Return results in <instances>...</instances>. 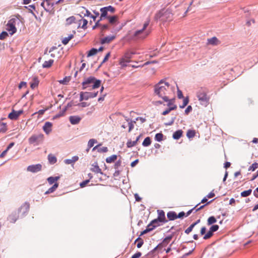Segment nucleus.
<instances>
[{"label": "nucleus", "mask_w": 258, "mask_h": 258, "mask_svg": "<svg viewBox=\"0 0 258 258\" xmlns=\"http://www.w3.org/2000/svg\"><path fill=\"white\" fill-rule=\"evenodd\" d=\"M154 94L158 97L166 101L168 98L173 96L175 93V86L170 84L165 80H160L154 87Z\"/></svg>", "instance_id": "f257e3e1"}, {"label": "nucleus", "mask_w": 258, "mask_h": 258, "mask_svg": "<svg viewBox=\"0 0 258 258\" xmlns=\"http://www.w3.org/2000/svg\"><path fill=\"white\" fill-rule=\"evenodd\" d=\"M173 14L170 9H163L157 12L154 17L156 20H160L162 22H170L173 20Z\"/></svg>", "instance_id": "f03ea898"}, {"label": "nucleus", "mask_w": 258, "mask_h": 258, "mask_svg": "<svg viewBox=\"0 0 258 258\" xmlns=\"http://www.w3.org/2000/svg\"><path fill=\"white\" fill-rule=\"evenodd\" d=\"M82 89H86L88 87L90 88V90L98 88L101 84V81L97 80L95 77H90L82 82Z\"/></svg>", "instance_id": "7ed1b4c3"}, {"label": "nucleus", "mask_w": 258, "mask_h": 258, "mask_svg": "<svg viewBox=\"0 0 258 258\" xmlns=\"http://www.w3.org/2000/svg\"><path fill=\"white\" fill-rule=\"evenodd\" d=\"M208 93V90L204 88H200L197 92V96L200 104L204 106H207L209 103L210 97Z\"/></svg>", "instance_id": "20e7f679"}, {"label": "nucleus", "mask_w": 258, "mask_h": 258, "mask_svg": "<svg viewBox=\"0 0 258 258\" xmlns=\"http://www.w3.org/2000/svg\"><path fill=\"white\" fill-rule=\"evenodd\" d=\"M20 20L18 18L11 19L6 25V29L11 35H13L17 31L16 25L19 24Z\"/></svg>", "instance_id": "39448f33"}, {"label": "nucleus", "mask_w": 258, "mask_h": 258, "mask_svg": "<svg viewBox=\"0 0 258 258\" xmlns=\"http://www.w3.org/2000/svg\"><path fill=\"white\" fill-rule=\"evenodd\" d=\"M149 20H147L146 22H145L143 28L136 31L134 36L140 38H145L146 37H147L150 33V31L149 30H146L147 27L149 25Z\"/></svg>", "instance_id": "423d86ee"}, {"label": "nucleus", "mask_w": 258, "mask_h": 258, "mask_svg": "<svg viewBox=\"0 0 258 258\" xmlns=\"http://www.w3.org/2000/svg\"><path fill=\"white\" fill-rule=\"evenodd\" d=\"M44 139V136L43 134H40L38 135H34L31 136L28 141L30 144L34 145H38L42 143Z\"/></svg>", "instance_id": "0eeeda50"}, {"label": "nucleus", "mask_w": 258, "mask_h": 258, "mask_svg": "<svg viewBox=\"0 0 258 258\" xmlns=\"http://www.w3.org/2000/svg\"><path fill=\"white\" fill-rule=\"evenodd\" d=\"M133 53L127 52L124 53L123 56L119 59V63L122 68L127 66V63L131 61Z\"/></svg>", "instance_id": "6e6552de"}, {"label": "nucleus", "mask_w": 258, "mask_h": 258, "mask_svg": "<svg viewBox=\"0 0 258 258\" xmlns=\"http://www.w3.org/2000/svg\"><path fill=\"white\" fill-rule=\"evenodd\" d=\"M30 205L28 203H24L18 210V214L21 216H24L29 210Z\"/></svg>", "instance_id": "1a4fd4ad"}, {"label": "nucleus", "mask_w": 258, "mask_h": 258, "mask_svg": "<svg viewBox=\"0 0 258 258\" xmlns=\"http://www.w3.org/2000/svg\"><path fill=\"white\" fill-rule=\"evenodd\" d=\"M97 94H98V92H95V93H92V92H90V93L85 92V93H84V92H82L80 93V101H82L84 99L87 100L89 98L95 97L97 95Z\"/></svg>", "instance_id": "9d476101"}, {"label": "nucleus", "mask_w": 258, "mask_h": 258, "mask_svg": "<svg viewBox=\"0 0 258 258\" xmlns=\"http://www.w3.org/2000/svg\"><path fill=\"white\" fill-rule=\"evenodd\" d=\"M219 229V226L218 225H212L209 231L204 236L203 239H208L210 238L213 235V232L217 231Z\"/></svg>", "instance_id": "9b49d317"}, {"label": "nucleus", "mask_w": 258, "mask_h": 258, "mask_svg": "<svg viewBox=\"0 0 258 258\" xmlns=\"http://www.w3.org/2000/svg\"><path fill=\"white\" fill-rule=\"evenodd\" d=\"M23 110H20L18 111L13 110V111L9 113L8 117L12 120H16L23 113Z\"/></svg>", "instance_id": "f8f14e48"}, {"label": "nucleus", "mask_w": 258, "mask_h": 258, "mask_svg": "<svg viewBox=\"0 0 258 258\" xmlns=\"http://www.w3.org/2000/svg\"><path fill=\"white\" fill-rule=\"evenodd\" d=\"M42 169V165L40 164L29 165L27 167L28 171L35 173L40 171Z\"/></svg>", "instance_id": "ddd939ff"}, {"label": "nucleus", "mask_w": 258, "mask_h": 258, "mask_svg": "<svg viewBox=\"0 0 258 258\" xmlns=\"http://www.w3.org/2000/svg\"><path fill=\"white\" fill-rule=\"evenodd\" d=\"M41 6L46 11H49L53 6V2L42 1Z\"/></svg>", "instance_id": "4468645a"}, {"label": "nucleus", "mask_w": 258, "mask_h": 258, "mask_svg": "<svg viewBox=\"0 0 258 258\" xmlns=\"http://www.w3.org/2000/svg\"><path fill=\"white\" fill-rule=\"evenodd\" d=\"M100 21L98 20L95 24V25L93 27V29H94L96 27H99L101 31L103 32L105 30L108 29L109 27V24H103L102 25L100 23Z\"/></svg>", "instance_id": "2eb2a0df"}, {"label": "nucleus", "mask_w": 258, "mask_h": 258, "mask_svg": "<svg viewBox=\"0 0 258 258\" xmlns=\"http://www.w3.org/2000/svg\"><path fill=\"white\" fill-rule=\"evenodd\" d=\"M157 213H158V217L157 219H158V220H159L160 222H163L165 223L167 222V221L166 219L165 213L162 210H157Z\"/></svg>", "instance_id": "dca6fc26"}, {"label": "nucleus", "mask_w": 258, "mask_h": 258, "mask_svg": "<svg viewBox=\"0 0 258 258\" xmlns=\"http://www.w3.org/2000/svg\"><path fill=\"white\" fill-rule=\"evenodd\" d=\"M172 237H173V235H169V236L165 237L163 240L162 242L158 244V247H165V246H166L169 244V243L170 242V241L172 239Z\"/></svg>", "instance_id": "f3484780"}, {"label": "nucleus", "mask_w": 258, "mask_h": 258, "mask_svg": "<svg viewBox=\"0 0 258 258\" xmlns=\"http://www.w3.org/2000/svg\"><path fill=\"white\" fill-rule=\"evenodd\" d=\"M107 19L110 25H116L119 24L118 17L117 16L107 17Z\"/></svg>", "instance_id": "a211bd4d"}, {"label": "nucleus", "mask_w": 258, "mask_h": 258, "mask_svg": "<svg viewBox=\"0 0 258 258\" xmlns=\"http://www.w3.org/2000/svg\"><path fill=\"white\" fill-rule=\"evenodd\" d=\"M115 38V36H107L105 37L102 38L100 40L101 44L109 43Z\"/></svg>", "instance_id": "6ab92c4d"}, {"label": "nucleus", "mask_w": 258, "mask_h": 258, "mask_svg": "<svg viewBox=\"0 0 258 258\" xmlns=\"http://www.w3.org/2000/svg\"><path fill=\"white\" fill-rule=\"evenodd\" d=\"M213 200H211L210 201V202H208L206 205H202L201 206H200V207H199L198 208L196 209V208L200 204H198V205H197L194 208H193L192 209L189 210L187 213H186V216H188V215H189L191 213L195 210V212H197V211H199L200 210H201L202 209H203L205 206L206 205H208L210 203H211L213 201Z\"/></svg>", "instance_id": "aec40b11"}, {"label": "nucleus", "mask_w": 258, "mask_h": 258, "mask_svg": "<svg viewBox=\"0 0 258 258\" xmlns=\"http://www.w3.org/2000/svg\"><path fill=\"white\" fill-rule=\"evenodd\" d=\"M52 124L50 122H46L43 126V130L46 134H49L52 131Z\"/></svg>", "instance_id": "412c9836"}, {"label": "nucleus", "mask_w": 258, "mask_h": 258, "mask_svg": "<svg viewBox=\"0 0 258 258\" xmlns=\"http://www.w3.org/2000/svg\"><path fill=\"white\" fill-rule=\"evenodd\" d=\"M208 44L212 45H218L221 43L220 41L216 37H213L208 39Z\"/></svg>", "instance_id": "4be33fe9"}, {"label": "nucleus", "mask_w": 258, "mask_h": 258, "mask_svg": "<svg viewBox=\"0 0 258 258\" xmlns=\"http://www.w3.org/2000/svg\"><path fill=\"white\" fill-rule=\"evenodd\" d=\"M81 120V118L79 116H71L69 117V120L72 124H78Z\"/></svg>", "instance_id": "5701e85b"}, {"label": "nucleus", "mask_w": 258, "mask_h": 258, "mask_svg": "<svg viewBox=\"0 0 258 258\" xmlns=\"http://www.w3.org/2000/svg\"><path fill=\"white\" fill-rule=\"evenodd\" d=\"M78 24V27H80L84 29H86L87 28V25L88 24V21L86 19L81 18L80 20H79Z\"/></svg>", "instance_id": "b1692460"}, {"label": "nucleus", "mask_w": 258, "mask_h": 258, "mask_svg": "<svg viewBox=\"0 0 258 258\" xmlns=\"http://www.w3.org/2000/svg\"><path fill=\"white\" fill-rule=\"evenodd\" d=\"M91 170L96 173H102L101 169L99 168L97 163H94L92 165Z\"/></svg>", "instance_id": "393cba45"}, {"label": "nucleus", "mask_w": 258, "mask_h": 258, "mask_svg": "<svg viewBox=\"0 0 258 258\" xmlns=\"http://www.w3.org/2000/svg\"><path fill=\"white\" fill-rule=\"evenodd\" d=\"M19 215L16 213H12L9 217V220L11 223H15L18 219Z\"/></svg>", "instance_id": "a878e982"}, {"label": "nucleus", "mask_w": 258, "mask_h": 258, "mask_svg": "<svg viewBox=\"0 0 258 258\" xmlns=\"http://www.w3.org/2000/svg\"><path fill=\"white\" fill-rule=\"evenodd\" d=\"M174 98L170 99V98H168L167 100L164 101L167 102V106L169 107H174L175 110L177 108V106L174 104Z\"/></svg>", "instance_id": "bb28decb"}, {"label": "nucleus", "mask_w": 258, "mask_h": 258, "mask_svg": "<svg viewBox=\"0 0 258 258\" xmlns=\"http://www.w3.org/2000/svg\"><path fill=\"white\" fill-rule=\"evenodd\" d=\"M167 216L169 220H174L177 218L176 213L173 211L169 212L167 214Z\"/></svg>", "instance_id": "cd10ccee"}, {"label": "nucleus", "mask_w": 258, "mask_h": 258, "mask_svg": "<svg viewBox=\"0 0 258 258\" xmlns=\"http://www.w3.org/2000/svg\"><path fill=\"white\" fill-rule=\"evenodd\" d=\"M39 80L37 78H34L33 79L32 81L30 82V87L32 89H34L35 88L37 87L39 84Z\"/></svg>", "instance_id": "c85d7f7f"}, {"label": "nucleus", "mask_w": 258, "mask_h": 258, "mask_svg": "<svg viewBox=\"0 0 258 258\" xmlns=\"http://www.w3.org/2000/svg\"><path fill=\"white\" fill-rule=\"evenodd\" d=\"M48 160L49 163L51 164H53L57 161L56 157L51 154H50L48 155Z\"/></svg>", "instance_id": "c756f323"}, {"label": "nucleus", "mask_w": 258, "mask_h": 258, "mask_svg": "<svg viewBox=\"0 0 258 258\" xmlns=\"http://www.w3.org/2000/svg\"><path fill=\"white\" fill-rule=\"evenodd\" d=\"M117 155H112L111 156L106 158L105 161L107 163H111L114 162L117 159Z\"/></svg>", "instance_id": "7c9ffc66"}, {"label": "nucleus", "mask_w": 258, "mask_h": 258, "mask_svg": "<svg viewBox=\"0 0 258 258\" xmlns=\"http://www.w3.org/2000/svg\"><path fill=\"white\" fill-rule=\"evenodd\" d=\"M76 18L74 16H71L66 20V25H70L73 23H76Z\"/></svg>", "instance_id": "2f4dec72"}, {"label": "nucleus", "mask_w": 258, "mask_h": 258, "mask_svg": "<svg viewBox=\"0 0 258 258\" xmlns=\"http://www.w3.org/2000/svg\"><path fill=\"white\" fill-rule=\"evenodd\" d=\"M100 11L101 14L99 20H102L104 18L107 17L108 11H107L105 7L101 8L100 9Z\"/></svg>", "instance_id": "473e14b6"}, {"label": "nucleus", "mask_w": 258, "mask_h": 258, "mask_svg": "<svg viewBox=\"0 0 258 258\" xmlns=\"http://www.w3.org/2000/svg\"><path fill=\"white\" fill-rule=\"evenodd\" d=\"M7 131V125L6 123L0 121V133H5Z\"/></svg>", "instance_id": "72a5a7b5"}, {"label": "nucleus", "mask_w": 258, "mask_h": 258, "mask_svg": "<svg viewBox=\"0 0 258 258\" xmlns=\"http://www.w3.org/2000/svg\"><path fill=\"white\" fill-rule=\"evenodd\" d=\"M54 60L53 59H49L47 61H45L42 64L43 68H50L53 63Z\"/></svg>", "instance_id": "f704fd0d"}, {"label": "nucleus", "mask_w": 258, "mask_h": 258, "mask_svg": "<svg viewBox=\"0 0 258 258\" xmlns=\"http://www.w3.org/2000/svg\"><path fill=\"white\" fill-rule=\"evenodd\" d=\"M74 37V35L73 34H71L69 35V36L67 37H64L62 40V43L64 45H66L68 43L69 41L72 39Z\"/></svg>", "instance_id": "c9c22d12"}, {"label": "nucleus", "mask_w": 258, "mask_h": 258, "mask_svg": "<svg viewBox=\"0 0 258 258\" xmlns=\"http://www.w3.org/2000/svg\"><path fill=\"white\" fill-rule=\"evenodd\" d=\"M182 135V131L181 130H178L174 132L173 134V138L174 139L177 140L179 139Z\"/></svg>", "instance_id": "e433bc0d"}, {"label": "nucleus", "mask_w": 258, "mask_h": 258, "mask_svg": "<svg viewBox=\"0 0 258 258\" xmlns=\"http://www.w3.org/2000/svg\"><path fill=\"white\" fill-rule=\"evenodd\" d=\"M97 142V140L94 139H90L88 143V149H87V152H88L89 149L92 148L95 143Z\"/></svg>", "instance_id": "4c0bfd02"}, {"label": "nucleus", "mask_w": 258, "mask_h": 258, "mask_svg": "<svg viewBox=\"0 0 258 258\" xmlns=\"http://www.w3.org/2000/svg\"><path fill=\"white\" fill-rule=\"evenodd\" d=\"M58 183H55L54 185L50 188H49L46 192L45 194H48L53 192L58 187Z\"/></svg>", "instance_id": "58836bf2"}, {"label": "nucleus", "mask_w": 258, "mask_h": 258, "mask_svg": "<svg viewBox=\"0 0 258 258\" xmlns=\"http://www.w3.org/2000/svg\"><path fill=\"white\" fill-rule=\"evenodd\" d=\"M59 178L60 177L59 176H55V177L51 176L47 178V181L50 184H52L53 183H54L55 181H57L59 179Z\"/></svg>", "instance_id": "ea45409f"}, {"label": "nucleus", "mask_w": 258, "mask_h": 258, "mask_svg": "<svg viewBox=\"0 0 258 258\" xmlns=\"http://www.w3.org/2000/svg\"><path fill=\"white\" fill-rule=\"evenodd\" d=\"M151 144V140L150 137H146L142 143V145L144 147H148Z\"/></svg>", "instance_id": "a19ab883"}, {"label": "nucleus", "mask_w": 258, "mask_h": 258, "mask_svg": "<svg viewBox=\"0 0 258 258\" xmlns=\"http://www.w3.org/2000/svg\"><path fill=\"white\" fill-rule=\"evenodd\" d=\"M71 80L70 77H66L62 80H60L58 82L63 85H67L70 82Z\"/></svg>", "instance_id": "79ce46f5"}, {"label": "nucleus", "mask_w": 258, "mask_h": 258, "mask_svg": "<svg viewBox=\"0 0 258 258\" xmlns=\"http://www.w3.org/2000/svg\"><path fill=\"white\" fill-rule=\"evenodd\" d=\"M98 52V50L96 48H93L87 53V57L95 55Z\"/></svg>", "instance_id": "37998d69"}, {"label": "nucleus", "mask_w": 258, "mask_h": 258, "mask_svg": "<svg viewBox=\"0 0 258 258\" xmlns=\"http://www.w3.org/2000/svg\"><path fill=\"white\" fill-rule=\"evenodd\" d=\"M216 221H217V220L214 216H211L208 219L207 224L208 225H211L216 223Z\"/></svg>", "instance_id": "c03bdc74"}, {"label": "nucleus", "mask_w": 258, "mask_h": 258, "mask_svg": "<svg viewBox=\"0 0 258 258\" xmlns=\"http://www.w3.org/2000/svg\"><path fill=\"white\" fill-rule=\"evenodd\" d=\"M137 242H138L137 246L139 248H141L143 244H144L143 240L140 237H138L137 239H136V240L135 241V243Z\"/></svg>", "instance_id": "a18cd8bd"}, {"label": "nucleus", "mask_w": 258, "mask_h": 258, "mask_svg": "<svg viewBox=\"0 0 258 258\" xmlns=\"http://www.w3.org/2000/svg\"><path fill=\"white\" fill-rule=\"evenodd\" d=\"M252 192V190L251 189H249L247 190L243 191L241 192V196L242 197H246L248 196H249Z\"/></svg>", "instance_id": "49530a36"}, {"label": "nucleus", "mask_w": 258, "mask_h": 258, "mask_svg": "<svg viewBox=\"0 0 258 258\" xmlns=\"http://www.w3.org/2000/svg\"><path fill=\"white\" fill-rule=\"evenodd\" d=\"M196 133L194 130H188L187 132L186 136L189 138H193L195 136Z\"/></svg>", "instance_id": "de8ad7c7"}, {"label": "nucleus", "mask_w": 258, "mask_h": 258, "mask_svg": "<svg viewBox=\"0 0 258 258\" xmlns=\"http://www.w3.org/2000/svg\"><path fill=\"white\" fill-rule=\"evenodd\" d=\"M163 135L162 133H158L155 135V139L158 142L163 140Z\"/></svg>", "instance_id": "09e8293b"}, {"label": "nucleus", "mask_w": 258, "mask_h": 258, "mask_svg": "<svg viewBox=\"0 0 258 258\" xmlns=\"http://www.w3.org/2000/svg\"><path fill=\"white\" fill-rule=\"evenodd\" d=\"M258 168V163H253L248 168V170L254 171L256 169Z\"/></svg>", "instance_id": "8fccbe9b"}, {"label": "nucleus", "mask_w": 258, "mask_h": 258, "mask_svg": "<svg viewBox=\"0 0 258 258\" xmlns=\"http://www.w3.org/2000/svg\"><path fill=\"white\" fill-rule=\"evenodd\" d=\"M136 142L132 141L131 140H129L126 143V146L128 148H131L136 145Z\"/></svg>", "instance_id": "3c124183"}, {"label": "nucleus", "mask_w": 258, "mask_h": 258, "mask_svg": "<svg viewBox=\"0 0 258 258\" xmlns=\"http://www.w3.org/2000/svg\"><path fill=\"white\" fill-rule=\"evenodd\" d=\"M175 110L174 107H169L162 112V115H165L168 114L171 111Z\"/></svg>", "instance_id": "603ef678"}, {"label": "nucleus", "mask_w": 258, "mask_h": 258, "mask_svg": "<svg viewBox=\"0 0 258 258\" xmlns=\"http://www.w3.org/2000/svg\"><path fill=\"white\" fill-rule=\"evenodd\" d=\"M8 36V33L6 31H3L0 34V39L4 40Z\"/></svg>", "instance_id": "864d4df0"}, {"label": "nucleus", "mask_w": 258, "mask_h": 258, "mask_svg": "<svg viewBox=\"0 0 258 258\" xmlns=\"http://www.w3.org/2000/svg\"><path fill=\"white\" fill-rule=\"evenodd\" d=\"M67 110L66 107H65L63 109L62 112L59 113L55 115V116L54 117V118H57L58 117H60L62 116H63L64 114V113Z\"/></svg>", "instance_id": "5fc2aeb1"}, {"label": "nucleus", "mask_w": 258, "mask_h": 258, "mask_svg": "<svg viewBox=\"0 0 258 258\" xmlns=\"http://www.w3.org/2000/svg\"><path fill=\"white\" fill-rule=\"evenodd\" d=\"M188 103V99L187 98H185L183 99V103L182 105L180 106V107L182 108L187 105Z\"/></svg>", "instance_id": "6e6d98bb"}, {"label": "nucleus", "mask_w": 258, "mask_h": 258, "mask_svg": "<svg viewBox=\"0 0 258 258\" xmlns=\"http://www.w3.org/2000/svg\"><path fill=\"white\" fill-rule=\"evenodd\" d=\"M159 222H160V221L159 220H158V219H155L152 220L150 223H151L153 225V226L157 225V227H158L160 226Z\"/></svg>", "instance_id": "4d7b16f0"}, {"label": "nucleus", "mask_w": 258, "mask_h": 258, "mask_svg": "<svg viewBox=\"0 0 258 258\" xmlns=\"http://www.w3.org/2000/svg\"><path fill=\"white\" fill-rule=\"evenodd\" d=\"M194 227V224H191L189 227H188L185 230V233L186 234H189L192 231Z\"/></svg>", "instance_id": "13d9d810"}, {"label": "nucleus", "mask_w": 258, "mask_h": 258, "mask_svg": "<svg viewBox=\"0 0 258 258\" xmlns=\"http://www.w3.org/2000/svg\"><path fill=\"white\" fill-rule=\"evenodd\" d=\"M127 125L128 126V132H130L134 127V124L132 121H130Z\"/></svg>", "instance_id": "bf43d9fd"}, {"label": "nucleus", "mask_w": 258, "mask_h": 258, "mask_svg": "<svg viewBox=\"0 0 258 258\" xmlns=\"http://www.w3.org/2000/svg\"><path fill=\"white\" fill-rule=\"evenodd\" d=\"M156 227H157V225L153 226V225L150 223L148 225L147 228V229H150V231L153 230L154 229H155Z\"/></svg>", "instance_id": "052dcab7"}, {"label": "nucleus", "mask_w": 258, "mask_h": 258, "mask_svg": "<svg viewBox=\"0 0 258 258\" xmlns=\"http://www.w3.org/2000/svg\"><path fill=\"white\" fill-rule=\"evenodd\" d=\"M107 11L108 12H110L111 13H114V11H115V9L112 7V6H108V7H105Z\"/></svg>", "instance_id": "680f3d73"}, {"label": "nucleus", "mask_w": 258, "mask_h": 258, "mask_svg": "<svg viewBox=\"0 0 258 258\" xmlns=\"http://www.w3.org/2000/svg\"><path fill=\"white\" fill-rule=\"evenodd\" d=\"M142 255L141 252H137L132 256L131 258H139Z\"/></svg>", "instance_id": "e2e57ef3"}, {"label": "nucleus", "mask_w": 258, "mask_h": 258, "mask_svg": "<svg viewBox=\"0 0 258 258\" xmlns=\"http://www.w3.org/2000/svg\"><path fill=\"white\" fill-rule=\"evenodd\" d=\"M110 52L107 53L106 54L105 56L104 57V59H103V61L102 62V63L106 62L108 59V58L110 57Z\"/></svg>", "instance_id": "0e129e2a"}, {"label": "nucleus", "mask_w": 258, "mask_h": 258, "mask_svg": "<svg viewBox=\"0 0 258 258\" xmlns=\"http://www.w3.org/2000/svg\"><path fill=\"white\" fill-rule=\"evenodd\" d=\"M89 182V180H86L81 183H80V185L81 187H84L86 186V185Z\"/></svg>", "instance_id": "69168bd1"}, {"label": "nucleus", "mask_w": 258, "mask_h": 258, "mask_svg": "<svg viewBox=\"0 0 258 258\" xmlns=\"http://www.w3.org/2000/svg\"><path fill=\"white\" fill-rule=\"evenodd\" d=\"M177 97L179 99L183 98L181 91H180L179 89H178V90H177Z\"/></svg>", "instance_id": "338daca9"}, {"label": "nucleus", "mask_w": 258, "mask_h": 258, "mask_svg": "<svg viewBox=\"0 0 258 258\" xmlns=\"http://www.w3.org/2000/svg\"><path fill=\"white\" fill-rule=\"evenodd\" d=\"M192 110V107L191 106H188L185 110V113L187 114L189 112H190Z\"/></svg>", "instance_id": "774afa93"}]
</instances>
